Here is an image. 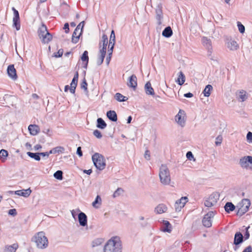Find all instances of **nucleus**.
Here are the masks:
<instances>
[{
	"mask_svg": "<svg viewBox=\"0 0 252 252\" xmlns=\"http://www.w3.org/2000/svg\"><path fill=\"white\" fill-rule=\"evenodd\" d=\"M103 252H122V242L118 236L112 237L105 245Z\"/></svg>",
	"mask_w": 252,
	"mask_h": 252,
	"instance_id": "1",
	"label": "nucleus"
},
{
	"mask_svg": "<svg viewBox=\"0 0 252 252\" xmlns=\"http://www.w3.org/2000/svg\"><path fill=\"white\" fill-rule=\"evenodd\" d=\"M36 247L40 249H44L48 246V240L45 234L43 231L36 233L32 239Z\"/></svg>",
	"mask_w": 252,
	"mask_h": 252,
	"instance_id": "2",
	"label": "nucleus"
},
{
	"mask_svg": "<svg viewBox=\"0 0 252 252\" xmlns=\"http://www.w3.org/2000/svg\"><path fill=\"white\" fill-rule=\"evenodd\" d=\"M159 177L160 183L163 185H169L171 182L170 171L166 165L162 164L160 167Z\"/></svg>",
	"mask_w": 252,
	"mask_h": 252,
	"instance_id": "3",
	"label": "nucleus"
},
{
	"mask_svg": "<svg viewBox=\"0 0 252 252\" xmlns=\"http://www.w3.org/2000/svg\"><path fill=\"white\" fill-rule=\"evenodd\" d=\"M92 158L94 166L97 169L102 170L105 168V160L101 154L95 153L92 156Z\"/></svg>",
	"mask_w": 252,
	"mask_h": 252,
	"instance_id": "4",
	"label": "nucleus"
},
{
	"mask_svg": "<svg viewBox=\"0 0 252 252\" xmlns=\"http://www.w3.org/2000/svg\"><path fill=\"white\" fill-rule=\"evenodd\" d=\"M251 205V201L249 199H243L236 206L238 209L237 214L242 216L248 211Z\"/></svg>",
	"mask_w": 252,
	"mask_h": 252,
	"instance_id": "5",
	"label": "nucleus"
},
{
	"mask_svg": "<svg viewBox=\"0 0 252 252\" xmlns=\"http://www.w3.org/2000/svg\"><path fill=\"white\" fill-rule=\"evenodd\" d=\"M175 120L177 124L183 127L185 126L186 121V113L182 109H180L178 114L175 117Z\"/></svg>",
	"mask_w": 252,
	"mask_h": 252,
	"instance_id": "6",
	"label": "nucleus"
},
{
	"mask_svg": "<svg viewBox=\"0 0 252 252\" xmlns=\"http://www.w3.org/2000/svg\"><path fill=\"white\" fill-rule=\"evenodd\" d=\"M214 215V212L210 211L204 216L202 220V223L204 226L210 227L212 226V219Z\"/></svg>",
	"mask_w": 252,
	"mask_h": 252,
	"instance_id": "7",
	"label": "nucleus"
},
{
	"mask_svg": "<svg viewBox=\"0 0 252 252\" xmlns=\"http://www.w3.org/2000/svg\"><path fill=\"white\" fill-rule=\"evenodd\" d=\"M225 44L227 48L232 51H236L239 48V45L237 42L231 38H227Z\"/></svg>",
	"mask_w": 252,
	"mask_h": 252,
	"instance_id": "8",
	"label": "nucleus"
},
{
	"mask_svg": "<svg viewBox=\"0 0 252 252\" xmlns=\"http://www.w3.org/2000/svg\"><path fill=\"white\" fill-rule=\"evenodd\" d=\"M218 199V196L215 194H211L204 201V205L207 207H211L215 205Z\"/></svg>",
	"mask_w": 252,
	"mask_h": 252,
	"instance_id": "9",
	"label": "nucleus"
},
{
	"mask_svg": "<svg viewBox=\"0 0 252 252\" xmlns=\"http://www.w3.org/2000/svg\"><path fill=\"white\" fill-rule=\"evenodd\" d=\"M188 198L186 196L182 197L180 199L177 200L175 204V209L176 212L181 211L184 207L186 203L188 202Z\"/></svg>",
	"mask_w": 252,
	"mask_h": 252,
	"instance_id": "10",
	"label": "nucleus"
},
{
	"mask_svg": "<svg viewBox=\"0 0 252 252\" xmlns=\"http://www.w3.org/2000/svg\"><path fill=\"white\" fill-rule=\"evenodd\" d=\"M202 43L208 50V55L211 56L212 53V42L210 38L203 36L201 38Z\"/></svg>",
	"mask_w": 252,
	"mask_h": 252,
	"instance_id": "11",
	"label": "nucleus"
},
{
	"mask_svg": "<svg viewBox=\"0 0 252 252\" xmlns=\"http://www.w3.org/2000/svg\"><path fill=\"white\" fill-rule=\"evenodd\" d=\"M149 219L148 218L140 215L137 218V222L140 228H144L149 226Z\"/></svg>",
	"mask_w": 252,
	"mask_h": 252,
	"instance_id": "12",
	"label": "nucleus"
},
{
	"mask_svg": "<svg viewBox=\"0 0 252 252\" xmlns=\"http://www.w3.org/2000/svg\"><path fill=\"white\" fill-rule=\"evenodd\" d=\"M252 162V156H245L240 159L239 164L243 168L248 169L249 167V163Z\"/></svg>",
	"mask_w": 252,
	"mask_h": 252,
	"instance_id": "13",
	"label": "nucleus"
},
{
	"mask_svg": "<svg viewBox=\"0 0 252 252\" xmlns=\"http://www.w3.org/2000/svg\"><path fill=\"white\" fill-rule=\"evenodd\" d=\"M137 80L136 76L134 74L132 75L128 78V82L127 83V86L135 90L137 85Z\"/></svg>",
	"mask_w": 252,
	"mask_h": 252,
	"instance_id": "14",
	"label": "nucleus"
},
{
	"mask_svg": "<svg viewBox=\"0 0 252 252\" xmlns=\"http://www.w3.org/2000/svg\"><path fill=\"white\" fill-rule=\"evenodd\" d=\"M78 73L77 72L74 75L73 78L70 84V92L71 94H74L75 92V89L77 85V82L78 79Z\"/></svg>",
	"mask_w": 252,
	"mask_h": 252,
	"instance_id": "15",
	"label": "nucleus"
},
{
	"mask_svg": "<svg viewBox=\"0 0 252 252\" xmlns=\"http://www.w3.org/2000/svg\"><path fill=\"white\" fill-rule=\"evenodd\" d=\"M108 44V37L105 34H103L102 40L99 42V50H103L104 53H106L107 46Z\"/></svg>",
	"mask_w": 252,
	"mask_h": 252,
	"instance_id": "16",
	"label": "nucleus"
},
{
	"mask_svg": "<svg viewBox=\"0 0 252 252\" xmlns=\"http://www.w3.org/2000/svg\"><path fill=\"white\" fill-rule=\"evenodd\" d=\"M78 220L80 225L85 226L87 224V217L83 212H80L78 214Z\"/></svg>",
	"mask_w": 252,
	"mask_h": 252,
	"instance_id": "17",
	"label": "nucleus"
},
{
	"mask_svg": "<svg viewBox=\"0 0 252 252\" xmlns=\"http://www.w3.org/2000/svg\"><path fill=\"white\" fill-rule=\"evenodd\" d=\"M61 9L63 14L65 15H74L72 10H70L69 6L66 3H63L61 5Z\"/></svg>",
	"mask_w": 252,
	"mask_h": 252,
	"instance_id": "18",
	"label": "nucleus"
},
{
	"mask_svg": "<svg viewBox=\"0 0 252 252\" xmlns=\"http://www.w3.org/2000/svg\"><path fill=\"white\" fill-rule=\"evenodd\" d=\"M7 73L10 77L13 79H16L17 78L16 69L13 65H9L7 67Z\"/></svg>",
	"mask_w": 252,
	"mask_h": 252,
	"instance_id": "19",
	"label": "nucleus"
},
{
	"mask_svg": "<svg viewBox=\"0 0 252 252\" xmlns=\"http://www.w3.org/2000/svg\"><path fill=\"white\" fill-rule=\"evenodd\" d=\"M30 133L32 135H37L40 131L39 127L36 125H30L28 127Z\"/></svg>",
	"mask_w": 252,
	"mask_h": 252,
	"instance_id": "20",
	"label": "nucleus"
},
{
	"mask_svg": "<svg viewBox=\"0 0 252 252\" xmlns=\"http://www.w3.org/2000/svg\"><path fill=\"white\" fill-rule=\"evenodd\" d=\"M237 98L240 102H243L248 98V95L246 91L241 90L237 93Z\"/></svg>",
	"mask_w": 252,
	"mask_h": 252,
	"instance_id": "21",
	"label": "nucleus"
},
{
	"mask_svg": "<svg viewBox=\"0 0 252 252\" xmlns=\"http://www.w3.org/2000/svg\"><path fill=\"white\" fill-rule=\"evenodd\" d=\"M244 237L242 234L240 232H237L235 233L234 239V244L235 245H238L243 241Z\"/></svg>",
	"mask_w": 252,
	"mask_h": 252,
	"instance_id": "22",
	"label": "nucleus"
},
{
	"mask_svg": "<svg viewBox=\"0 0 252 252\" xmlns=\"http://www.w3.org/2000/svg\"><path fill=\"white\" fill-rule=\"evenodd\" d=\"M80 34L81 32L79 31V27L76 28L72 34V41L73 43H76L78 42Z\"/></svg>",
	"mask_w": 252,
	"mask_h": 252,
	"instance_id": "23",
	"label": "nucleus"
},
{
	"mask_svg": "<svg viewBox=\"0 0 252 252\" xmlns=\"http://www.w3.org/2000/svg\"><path fill=\"white\" fill-rule=\"evenodd\" d=\"M145 90L146 94L148 95H154L155 94V92L153 88L151 86V84L150 82H148L145 85Z\"/></svg>",
	"mask_w": 252,
	"mask_h": 252,
	"instance_id": "24",
	"label": "nucleus"
},
{
	"mask_svg": "<svg viewBox=\"0 0 252 252\" xmlns=\"http://www.w3.org/2000/svg\"><path fill=\"white\" fill-rule=\"evenodd\" d=\"M108 118L113 122H116L117 121V115L115 111L110 110L107 112L106 114Z\"/></svg>",
	"mask_w": 252,
	"mask_h": 252,
	"instance_id": "25",
	"label": "nucleus"
},
{
	"mask_svg": "<svg viewBox=\"0 0 252 252\" xmlns=\"http://www.w3.org/2000/svg\"><path fill=\"white\" fill-rule=\"evenodd\" d=\"M31 192V190L30 189H27L17 190L15 191V194L18 195L23 196L27 197L30 195Z\"/></svg>",
	"mask_w": 252,
	"mask_h": 252,
	"instance_id": "26",
	"label": "nucleus"
},
{
	"mask_svg": "<svg viewBox=\"0 0 252 252\" xmlns=\"http://www.w3.org/2000/svg\"><path fill=\"white\" fill-rule=\"evenodd\" d=\"M48 32L47 31V29L46 26L44 24L42 23L41 27L39 28L38 30V36L40 38H41V37L45 34L48 33Z\"/></svg>",
	"mask_w": 252,
	"mask_h": 252,
	"instance_id": "27",
	"label": "nucleus"
},
{
	"mask_svg": "<svg viewBox=\"0 0 252 252\" xmlns=\"http://www.w3.org/2000/svg\"><path fill=\"white\" fill-rule=\"evenodd\" d=\"M18 248V245L17 244H13L12 245H7L5 246L4 252H15Z\"/></svg>",
	"mask_w": 252,
	"mask_h": 252,
	"instance_id": "28",
	"label": "nucleus"
},
{
	"mask_svg": "<svg viewBox=\"0 0 252 252\" xmlns=\"http://www.w3.org/2000/svg\"><path fill=\"white\" fill-rule=\"evenodd\" d=\"M167 210L166 206L163 204H159L155 208V212L157 214H162L165 212Z\"/></svg>",
	"mask_w": 252,
	"mask_h": 252,
	"instance_id": "29",
	"label": "nucleus"
},
{
	"mask_svg": "<svg viewBox=\"0 0 252 252\" xmlns=\"http://www.w3.org/2000/svg\"><path fill=\"white\" fill-rule=\"evenodd\" d=\"M173 34V32L170 27L168 26L164 29L162 31V35L163 36L169 38Z\"/></svg>",
	"mask_w": 252,
	"mask_h": 252,
	"instance_id": "30",
	"label": "nucleus"
},
{
	"mask_svg": "<svg viewBox=\"0 0 252 252\" xmlns=\"http://www.w3.org/2000/svg\"><path fill=\"white\" fill-rule=\"evenodd\" d=\"M13 27L15 28L17 31H19L21 28L20 17H14L13 19Z\"/></svg>",
	"mask_w": 252,
	"mask_h": 252,
	"instance_id": "31",
	"label": "nucleus"
},
{
	"mask_svg": "<svg viewBox=\"0 0 252 252\" xmlns=\"http://www.w3.org/2000/svg\"><path fill=\"white\" fill-rule=\"evenodd\" d=\"M185 79H186V77H185V75L182 71H180L179 73L178 77V78H177V80L176 81V82L179 85H182L185 83Z\"/></svg>",
	"mask_w": 252,
	"mask_h": 252,
	"instance_id": "32",
	"label": "nucleus"
},
{
	"mask_svg": "<svg viewBox=\"0 0 252 252\" xmlns=\"http://www.w3.org/2000/svg\"><path fill=\"white\" fill-rule=\"evenodd\" d=\"M163 224L164 226L162 228V231L170 233L171 231V225L169 222L167 220H163Z\"/></svg>",
	"mask_w": 252,
	"mask_h": 252,
	"instance_id": "33",
	"label": "nucleus"
},
{
	"mask_svg": "<svg viewBox=\"0 0 252 252\" xmlns=\"http://www.w3.org/2000/svg\"><path fill=\"white\" fill-rule=\"evenodd\" d=\"M106 124L102 118H98L97 120L96 126L101 129H104L106 127Z\"/></svg>",
	"mask_w": 252,
	"mask_h": 252,
	"instance_id": "34",
	"label": "nucleus"
},
{
	"mask_svg": "<svg viewBox=\"0 0 252 252\" xmlns=\"http://www.w3.org/2000/svg\"><path fill=\"white\" fill-rule=\"evenodd\" d=\"M213 90V87L211 85H207L203 91V94L205 96L208 97L211 94V92Z\"/></svg>",
	"mask_w": 252,
	"mask_h": 252,
	"instance_id": "35",
	"label": "nucleus"
},
{
	"mask_svg": "<svg viewBox=\"0 0 252 252\" xmlns=\"http://www.w3.org/2000/svg\"><path fill=\"white\" fill-rule=\"evenodd\" d=\"M115 43V35L114 31L113 30H112L111 32L108 48L111 47V46H112L113 48H114Z\"/></svg>",
	"mask_w": 252,
	"mask_h": 252,
	"instance_id": "36",
	"label": "nucleus"
},
{
	"mask_svg": "<svg viewBox=\"0 0 252 252\" xmlns=\"http://www.w3.org/2000/svg\"><path fill=\"white\" fill-rule=\"evenodd\" d=\"M235 207L231 202H227L224 206L225 210L227 213L234 210Z\"/></svg>",
	"mask_w": 252,
	"mask_h": 252,
	"instance_id": "37",
	"label": "nucleus"
},
{
	"mask_svg": "<svg viewBox=\"0 0 252 252\" xmlns=\"http://www.w3.org/2000/svg\"><path fill=\"white\" fill-rule=\"evenodd\" d=\"M41 40L43 42L46 43H48L52 39V35L48 32L46 34H44L42 37Z\"/></svg>",
	"mask_w": 252,
	"mask_h": 252,
	"instance_id": "38",
	"label": "nucleus"
},
{
	"mask_svg": "<svg viewBox=\"0 0 252 252\" xmlns=\"http://www.w3.org/2000/svg\"><path fill=\"white\" fill-rule=\"evenodd\" d=\"M81 59L83 62H86L84 67L86 68L89 62L88 52L87 51H85L84 52L81 57Z\"/></svg>",
	"mask_w": 252,
	"mask_h": 252,
	"instance_id": "39",
	"label": "nucleus"
},
{
	"mask_svg": "<svg viewBox=\"0 0 252 252\" xmlns=\"http://www.w3.org/2000/svg\"><path fill=\"white\" fill-rule=\"evenodd\" d=\"M115 98L119 102H123L125 101L127 99V98L126 97L124 96L121 94L117 93L115 94Z\"/></svg>",
	"mask_w": 252,
	"mask_h": 252,
	"instance_id": "40",
	"label": "nucleus"
},
{
	"mask_svg": "<svg viewBox=\"0 0 252 252\" xmlns=\"http://www.w3.org/2000/svg\"><path fill=\"white\" fill-rule=\"evenodd\" d=\"M27 154L30 158H34L35 160L37 161H39L40 160V157L39 153H33L30 152H27Z\"/></svg>",
	"mask_w": 252,
	"mask_h": 252,
	"instance_id": "41",
	"label": "nucleus"
},
{
	"mask_svg": "<svg viewBox=\"0 0 252 252\" xmlns=\"http://www.w3.org/2000/svg\"><path fill=\"white\" fill-rule=\"evenodd\" d=\"M103 241L104 240L102 238L95 239L92 242V247H97L101 245L103 243Z\"/></svg>",
	"mask_w": 252,
	"mask_h": 252,
	"instance_id": "42",
	"label": "nucleus"
},
{
	"mask_svg": "<svg viewBox=\"0 0 252 252\" xmlns=\"http://www.w3.org/2000/svg\"><path fill=\"white\" fill-rule=\"evenodd\" d=\"M113 48H113L112 46H111V47L108 48V55L106 57V63L107 65L109 64V63H110V61L111 60L112 55V53H113Z\"/></svg>",
	"mask_w": 252,
	"mask_h": 252,
	"instance_id": "43",
	"label": "nucleus"
},
{
	"mask_svg": "<svg viewBox=\"0 0 252 252\" xmlns=\"http://www.w3.org/2000/svg\"><path fill=\"white\" fill-rule=\"evenodd\" d=\"M53 149L54 151V154L63 153L65 151L64 148L62 146H57L53 148Z\"/></svg>",
	"mask_w": 252,
	"mask_h": 252,
	"instance_id": "44",
	"label": "nucleus"
},
{
	"mask_svg": "<svg viewBox=\"0 0 252 252\" xmlns=\"http://www.w3.org/2000/svg\"><path fill=\"white\" fill-rule=\"evenodd\" d=\"M124 192V190L122 188H119L117 189V190L114 192L113 194V197L114 198L119 196L120 195L122 194Z\"/></svg>",
	"mask_w": 252,
	"mask_h": 252,
	"instance_id": "45",
	"label": "nucleus"
},
{
	"mask_svg": "<svg viewBox=\"0 0 252 252\" xmlns=\"http://www.w3.org/2000/svg\"><path fill=\"white\" fill-rule=\"evenodd\" d=\"M54 177L58 180L63 179V172L61 170H58L54 174Z\"/></svg>",
	"mask_w": 252,
	"mask_h": 252,
	"instance_id": "46",
	"label": "nucleus"
},
{
	"mask_svg": "<svg viewBox=\"0 0 252 252\" xmlns=\"http://www.w3.org/2000/svg\"><path fill=\"white\" fill-rule=\"evenodd\" d=\"M88 84L86 81L85 79H84L83 81L82 82L81 88L82 89H84L85 92V94L87 95H88V91L87 89Z\"/></svg>",
	"mask_w": 252,
	"mask_h": 252,
	"instance_id": "47",
	"label": "nucleus"
},
{
	"mask_svg": "<svg viewBox=\"0 0 252 252\" xmlns=\"http://www.w3.org/2000/svg\"><path fill=\"white\" fill-rule=\"evenodd\" d=\"M156 12L157 16H161L162 15V6L161 4H158L157 5L156 9Z\"/></svg>",
	"mask_w": 252,
	"mask_h": 252,
	"instance_id": "48",
	"label": "nucleus"
},
{
	"mask_svg": "<svg viewBox=\"0 0 252 252\" xmlns=\"http://www.w3.org/2000/svg\"><path fill=\"white\" fill-rule=\"evenodd\" d=\"M237 26L240 33H243L245 32V28L240 22H237Z\"/></svg>",
	"mask_w": 252,
	"mask_h": 252,
	"instance_id": "49",
	"label": "nucleus"
},
{
	"mask_svg": "<svg viewBox=\"0 0 252 252\" xmlns=\"http://www.w3.org/2000/svg\"><path fill=\"white\" fill-rule=\"evenodd\" d=\"M101 201V197L99 195H97V196L95 198V200L93 202L92 205H93V207H94V208H98V207L96 206V204H97L98 203H100Z\"/></svg>",
	"mask_w": 252,
	"mask_h": 252,
	"instance_id": "50",
	"label": "nucleus"
},
{
	"mask_svg": "<svg viewBox=\"0 0 252 252\" xmlns=\"http://www.w3.org/2000/svg\"><path fill=\"white\" fill-rule=\"evenodd\" d=\"M8 156V152L4 149H2L0 151V158H6Z\"/></svg>",
	"mask_w": 252,
	"mask_h": 252,
	"instance_id": "51",
	"label": "nucleus"
},
{
	"mask_svg": "<svg viewBox=\"0 0 252 252\" xmlns=\"http://www.w3.org/2000/svg\"><path fill=\"white\" fill-rule=\"evenodd\" d=\"M93 134L98 139L101 138L102 136L100 131L97 129H95L94 131Z\"/></svg>",
	"mask_w": 252,
	"mask_h": 252,
	"instance_id": "52",
	"label": "nucleus"
},
{
	"mask_svg": "<svg viewBox=\"0 0 252 252\" xmlns=\"http://www.w3.org/2000/svg\"><path fill=\"white\" fill-rule=\"evenodd\" d=\"M186 157L189 160H191L192 159H193L194 161L195 160V158H194L192 153L190 151L187 152Z\"/></svg>",
	"mask_w": 252,
	"mask_h": 252,
	"instance_id": "53",
	"label": "nucleus"
},
{
	"mask_svg": "<svg viewBox=\"0 0 252 252\" xmlns=\"http://www.w3.org/2000/svg\"><path fill=\"white\" fill-rule=\"evenodd\" d=\"M247 140L249 143H252V132L249 131L247 134Z\"/></svg>",
	"mask_w": 252,
	"mask_h": 252,
	"instance_id": "54",
	"label": "nucleus"
},
{
	"mask_svg": "<svg viewBox=\"0 0 252 252\" xmlns=\"http://www.w3.org/2000/svg\"><path fill=\"white\" fill-rule=\"evenodd\" d=\"M99 54H100V55L98 57V58L100 59V60H101V61H103L106 55V53H104L103 50H99Z\"/></svg>",
	"mask_w": 252,
	"mask_h": 252,
	"instance_id": "55",
	"label": "nucleus"
},
{
	"mask_svg": "<svg viewBox=\"0 0 252 252\" xmlns=\"http://www.w3.org/2000/svg\"><path fill=\"white\" fill-rule=\"evenodd\" d=\"M63 50L61 49L57 53H54V57L56 58L61 57L63 55Z\"/></svg>",
	"mask_w": 252,
	"mask_h": 252,
	"instance_id": "56",
	"label": "nucleus"
},
{
	"mask_svg": "<svg viewBox=\"0 0 252 252\" xmlns=\"http://www.w3.org/2000/svg\"><path fill=\"white\" fill-rule=\"evenodd\" d=\"M216 141L215 142V144L216 145H220L221 143L222 142V137L221 136H218L216 139Z\"/></svg>",
	"mask_w": 252,
	"mask_h": 252,
	"instance_id": "57",
	"label": "nucleus"
},
{
	"mask_svg": "<svg viewBox=\"0 0 252 252\" xmlns=\"http://www.w3.org/2000/svg\"><path fill=\"white\" fill-rule=\"evenodd\" d=\"M8 214L12 216H15L17 215V211L15 209H10L8 211Z\"/></svg>",
	"mask_w": 252,
	"mask_h": 252,
	"instance_id": "58",
	"label": "nucleus"
},
{
	"mask_svg": "<svg viewBox=\"0 0 252 252\" xmlns=\"http://www.w3.org/2000/svg\"><path fill=\"white\" fill-rule=\"evenodd\" d=\"M144 158L147 160H149L150 159V154L148 150H146L145 152Z\"/></svg>",
	"mask_w": 252,
	"mask_h": 252,
	"instance_id": "59",
	"label": "nucleus"
},
{
	"mask_svg": "<svg viewBox=\"0 0 252 252\" xmlns=\"http://www.w3.org/2000/svg\"><path fill=\"white\" fill-rule=\"evenodd\" d=\"M250 228V227H248L246 228V231L245 232V233L244 234V238L246 240L248 239L250 237V233L248 231V229Z\"/></svg>",
	"mask_w": 252,
	"mask_h": 252,
	"instance_id": "60",
	"label": "nucleus"
},
{
	"mask_svg": "<svg viewBox=\"0 0 252 252\" xmlns=\"http://www.w3.org/2000/svg\"><path fill=\"white\" fill-rule=\"evenodd\" d=\"M242 252H252V248L251 246L246 247Z\"/></svg>",
	"mask_w": 252,
	"mask_h": 252,
	"instance_id": "61",
	"label": "nucleus"
},
{
	"mask_svg": "<svg viewBox=\"0 0 252 252\" xmlns=\"http://www.w3.org/2000/svg\"><path fill=\"white\" fill-rule=\"evenodd\" d=\"M77 154L79 156V157H82V155H83V154H82V151H81V147H78L77 149Z\"/></svg>",
	"mask_w": 252,
	"mask_h": 252,
	"instance_id": "62",
	"label": "nucleus"
},
{
	"mask_svg": "<svg viewBox=\"0 0 252 252\" xmlns=\"http://www.w3.org/2000/svg\"><path fill=\"white\" fill-rule=\"evenodd\" d=\"M63 29L65 30V32L66 33H68L69 31V25L68 23H65L63 27Z\"/></svg>",
	"mask_w": 252,
	"mask_h": 252,
	"instance_id": "63",
	"label": "nucleus"
},
{
	"mask_svg": "<svg viewBox=\"0 0 252 252\" xmlns=\"http://www.w3.org/2000/svg\"><path fill=\"white\" fill-rule=\"evenodd\" d=\"M35 151H38L42 148V146L40 144H37L33 147Z\"/></svg>",
	"mask_w": 252,
	"mask_h": 252,
	"instance_id": "64",
	"label": "nucleus"
}]
</instances>
